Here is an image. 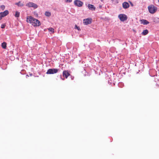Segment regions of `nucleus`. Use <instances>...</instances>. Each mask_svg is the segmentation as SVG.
Returning a JSON list of instances; mask_svg holds the SVG:
<instances>
[{"instance_id": "1", "label": "nucleus", "mask_w": 159, "mask_h": 159, "mask_svg": "<svg viewBox=\"0 0 159 159\" xmlns=\"http://www.w3.org/2000/svg\"><path fill=\"white\" fill-rule=\"evenodd\" d=\"M27 21L31 24L34 26H38L40 25V21L31 16H28L27 17Z\"/></svg>"}, {"instance_id": "2", "label": "nucleus", "mask_w": 159, "mask_h": 159, "mask_svg": "<svg viewBox=\"0 0 159 159\" xmlns=\"http://www.w3.org/2000/svg\"><path fill=\"white\" fill-rule=\"evenodd\" d=\"M148 9L150 13L154 14L157 11V8L153 5H151L148 6Z\"/></svg>"}, {"instance_id": "3", "label": "nucleus", "mask_w": 159, "mask_h": 159, "mask_svg": "<svg viewBox=\"0 0 159 159\" xmlns=\"http://www.w3.org/2000/svg\"><path fill=\"white\" fill-rule=\"evenodd\" d=\"M118 17L121 21H124L127 19V16L124 14H119L118 16Z\"/></svg>"}, {"instance_id": "4", "label": "nucleus", "mask_w": 159, "mask_h": 159, "mask_svg": "<svg viewBox=\"0 0 159 159\" xmlns=\"http://www.w3.org/2000/svg\"><path fill=\"white\" fill-rule=\"evenodd\" d=\"M58 72V70L56 69H48L46 74H54L57 73Z\"/></svg>"}, {"instance_id": "5", "label": "nucleus", "mask_w": 159, "mask_h": 159, "mask_svg": "<svg viewBox=\"0 0 159 159\" xmlns=\"http://www.w3.org/2000/svg\"><path fill=\"white\" fill-rule=\"evenodd\" d=\"M26 6L29 7H32L34 9L37 8L38 7V5L33 2H30L26 4Z\"/></svg>"}, {"instance_id": "6", "label": "nucleus", "mask_w": 159, "mask_h": 159, "mask_svg": "<svg viewBox=\"0 0 159 159\" xmlns=\"http://www.w3.org/2000/svg\"><path fill=\"white\" fill-rule=\"evenodd\" d=\"M74 3L75 5L79 7L82 6L83 4V3L82 2L79 0H75L74 2Z\"/></svg>"}, {"instance_id": "7", "label": "nucleus", "mask_w": 159, "mask_h": 159, "mask_svg": "<svg viewBox=\"0 0 159 159\" xmlns=\"http://www.w3.org/2000/svg\"><path fill=\"white\" fill-rule=\"evenodd\" d=\"M8 14V11L7 10H6L0 13V20H1L2 18L6 16Z\"/></svg>"}, {"instance_id": "8", "label": "nucleus", "mask_w": 159, "mask_h": 159, "mask_svg": "<svg viewBox=\"0 0 159 159\" xmlns=\"http://www.w3.org/2000/svg\"><path fill=\"white\" fill-rule=\"evenodd\" d=\"M91 19H84L83 20V23L84 24L87 25L91 23Z\"/></svg>"}, {"instance_id": "9", "label": "nucleus", "mask_w": 159, "mask_h": 159, "mask_svg": "<svg viewBox=\"0 0 159 159\" xmlns=\"http://www.w3.org/2000/svg\"><path fill=\"white\" fill-rule=\"evenodd\" d=\"M122 6L125 9L129 7V4L126 2H123L122 4Z\"/></svg>"}, {"instance_id": "10", "label": "nucleus", "mask_w": 159, "mask_h": 159, "mask_svg": "<svg viewBox=\"0 0 159 159\" xmlns=\"http://www.w3.org/2000/svg\"><path fill=\"white\" fill-rule=\"evenodd\" d=\"M88 7L89 9L91 10H94L95 9V7L93 5L90 4H89Z\"/></svg>"}, {"instance_id": "11", "label": "nucleus", "mask_w": 159, "mask_h": 159, "mask_svg": "<svg viewBox=\"0 0 159 159\" xmlns=\"http://www.w3.org/2000/svg\"><path fill=\"white\" fill-rule=\"evenodd\" d=\"M63 76L67 78L68 76L70 75L69 73L66 71H64L63 72Z\"/></svg>"}, {"instance_id": "12", "label": "nucleus", "mask_w": 159, "mask_h": 159, "mask_svg": "<svg viewBox=\"0 0 159 159\" xmlns=\"http://www.w3.org/2000/svg\"><path fill=\"white\" fill-rule=\"evenodd\" d=\"M141 23L143 25H147L149 23V22L146 20L143 19L141 20Z\"/></svg>"}, {"instance_id": "13", "label": "nucleus", "mask_w": 159, "mask_h": 159, "mask_svg": "<svg viewBox=\"0 0 159 159\" xmlns=\"http://www.w3.org/2000/svg\"><path fill=\"white\" fill-rule=\"evenodd\" d=\"M15 4L17 5L19 7H21L24 6V4L21 3L20 2H18L16 3Z\"/></svg>"}, {"instance_id": "14", "label": "nucleus", "mask_w": 159, "mask_h": 159, "mask_svg": "<svg viewBox=\"0 0 159 159\" xmlns=\"http://www.w3.org/2000/svg\"><path fill=\"white\" fill-rule=\"evenodd\" d=\"M153 21L156 23H159V18L157 17H156L154 19Z\"/></svg>"}, {"instance_id": "15", "label": "nucleus", "mask_w": 159, "mask_h": 159, "mask_svg": "<svg viewBox=\"0 0 159 159\" xmlns=\"http://www.w3.org/2000/svg\"><path fill=\"white\" fill-rule=\"evenodd\" d=\"M45 15L49 17L51 15V13L49 11H46L45 12Z\"/></svg>"}, {"instance_id": "16", "label": "nucleus", "mask_w": 159, "mask_h": 159, "mask_svg": "<svg viewBox=\"0 0 159 159\" xmlns=\"http://www.w3.org/2000/svg\"><path fill=\"white\" fill-rule=\"evenodd\" d=\"M19 16H20V12L18 11H16V13L15 15V16L16 17H19Z\"/></svg>"}, {"instance_id": "17", "label": "nucleus", "mask_w": 159, "mask_h": 159, "mask_svg": "<svg viewBox=\"0 0 159 159\" xmlns=\"http://www.w3.org/2000/svg\"><path fill=\"white\" fill-rule=\"evenodd\" d=\"M2 48L4 49L6 48V43L5 42H3L2 44Z\"/></svg>"}, {"instance_id": "18", "label": "nucleus", "mask_w": 159, "mask_h": 159, "mask_svg": "<svg viewBox=\"0 0 159 159\" xmlns=\"http://www.w3.org/2000/svg\"><path fill=\"white\" fill-rule=\"evenodd\" d=\"M148 33V31L147 30H145L143 31L142 33V34L144 35L147 34Z\"/></svg>"}, {"instance_id": "19", "label": "nucleus", "mask_w": 159, "mask_h": 159, "mask_svg": "<svg viewBox=\"0 0 159 159\" xmlns=\"http://www.w3.org/2000/svg\"><path fill=\"white\" fill-rule=\"evenodd\" d=\"M49 30L52 32V33H53L54 32V30L53 28H49L48 29Z\"/></svg>"}, {"instance_id": "20", "label": "nucleus", "mask_w": 159, "mask_h": 159, "mask_svg": "<svg viewBox=\"0 0 159 159\" xmlns=\"http://www.w3.org/2000/svg\"><path fill=\"white\" fill-rule=\"evenodd\" d=\"M75 29H77L79 31L80 30V27L76 25H75Z\"/></svg>"}, {"instance_id": "21", "label": "nucleus", "mask_w": 159, "mask_h": 159, "mask_svg": "<svg viewBox=\"0 0 159 159\" xmlns=\"http://www.w3.org/2000/svg\"><path fill=\"white\" fill-rule=\"evenodd\" d=\"M65 1L66 2H70L72 1V0H65Z\"/></svg>"}, {"instance_id": "22", "label": "nucleus", "mask_w": 159, "mask_h": 159, "mask_svg": "<svg viewBox=\"0 0 159 159\" xmlns=\"http://www.w3.org/2000/svg\"><path fill=\"white\" fill-rule=\"evenodd\" d=\"M5 25L4 24L2 25L1 26V28H4L5 27Z\"/></svg>"}, {"instance_id": "23", "label": "nucleus", "mask_w": 159, "mask_h": 159, "mask_svg": "<svg viewBox=\"0 0 159 159\" xmlns=\"http://www.w3.org/2000/svg\"><path fill=\"white\" fill-rule=\"evenodd\" d=\"M1 8L2 9H4L5 8V6L4 5H2L1 6Z\"/></svg>"}, {"instance_id": "24", "label": "nucleus", "mask_w": 159, "mask_h": 159, "mask_svg": "<svg viewBox=\"0 0 159 159\" xmlns=\"http://www.w3.org/2000/svg\"><path fill=\"white\" fill-rule=\"evenodd\" d=\"M116 3H118V0H115L114 2Z\"/></svg>"}, {"instance_id": "25", "label": "nucleus", "mask_w": 159, "mask_h": 159, "mask_svg": "<svg viewBox=\"0 0 159 159\" xmlns=\"http://www.w3.org/2000/svg\"><path fill=\"white\" fill-rule=\"evenodd\" d=\"M99 8H102V6H101V5L99 6Z\"/></svg>"}, {"instance_id": "26", "label": "nucleus", "mask_w": 159, "mask_h": 159, "mask_svg": "<svg viewBox=\"0 0 159 159\" xmlns=\"http://www.w3.org/2000/svg\"><path fill=\"white\" fill-rule=\"evenodd\" d=\"M111 1H112L113 2H114L115 0H111Z\"/></svg>"}, {"instance_id": "27", "label": "nucleus", "mask_w": 159, "mask_h": 159, "mask_svg": "<svg viewBox=\"0 0 159 159\" xmlns=\"http://www.w3.org/2000/svg\"><path fill=\"white\" fill-rule=\"evenodd\" d=\"M103 0H101V2H103Z\"/></svg>"}, {"instance_id": "28", "label": "nucleus", "mask_w": 159, "mask_h": 159, "mask_svg": "<svg viewBox=\"0 0 159 159\" xmlns=\"http://www.w3.org/2000/svg\"><path fill=\"white\" fill-rule=\"evenodd\" d=\"M158 2H159V0H158Z\"/></svg>"}]
</instances>
